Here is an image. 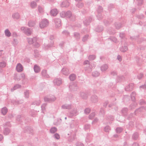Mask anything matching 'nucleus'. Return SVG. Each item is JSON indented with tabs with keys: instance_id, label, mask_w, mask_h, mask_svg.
<instances>
[{
	"instance_id": "1",
	"label": "nucleus",
	"mask_w": 146,
	"mask_h": 146,
	"mask_svg": "<svg viewBox=\"0 0 146 146\" xmlns=\"http://www.w3.org/2000/svg\"><path fill=\"white\" fill-rule=\"evenodd\" d=\"M27 41L28 43L30 44H33L36 47H38L39 46V44L37 42V39L35 37L33 38H27Z\"/></svg>"
},
{
	"instance_id": "2",
	"label": "nucleus",
	"mask_w": 146,
	"mask_h": 146,
	"mask_svg": "<svg viewBox=\"0 0 146 146\" xmlns=\"http://www.w3.org/2000/svg\"><path fill=\"white\" fill-rule=\"evenodd\" d=\"M21 30L23 33L27 36L30 35L32 32L31 29L26 27H22L21 28Z\"/></svg>"
},
{
	"instance_id": "3",
	"label": "nucleus",
	"mask_w": 146,
	"mask_h": 146,
	"mask_svg": "<svg viewBox=\"0 0 146 146\" xmlns=\"http://www.w3.org/2000/svg\"><path fill=\"white\" fill-rule=\"evenodd\" d=\"M49 24L48 21L45 19L42 20L39 23V27L41 29H43L47 27Z\"/></svg>"
},
{
	"instance_id": "4",
	"label": "nucleus",
	"mask_w": 146,
	"mask_h": 146,
	"mask_svg": "<svg viewBox=\"0 0 146 146\" xmlns=\"http://www.w3.org/2000/svg\"><path fill=\"white\" fill-rule=\"evenodd\" d=\"M103 9L102 7L100 6H99L97 9L98 14L97 17L98 20H101L102 18V17L101 13L103 11Z\"/></svg>"
},
{
	"instance_id": "5",
	"label": "nucleus",
	"mask_w": 146,
	"mask_h": 146,
	"mask_svg": "<svg viewBox=\"0 0 146 146\" xmlns=\"http://www.w3.org/2000/svg\"><path fill=\"white\" fill-rule=\"evenodd\" d=\"M56 99L54 96L52 95L51 96L45 97L44 98V100L46 102H52L54 101Z\"/></svg>"
},
{
	"instance_id": "6",
	"label": "nucleus",
	"mask_w": 146,
	"mask_h": 146,
	"mask_svg": "<svg viewBox=\"0 0 146 146\" xmlns=\"http://www.w3.org/2000/svg\"><path fill=\"white\" fill-rule=\"evenodd\" d=\"M69 88L71 91H75L78 88V87L76 84L74 83H71L70 84Z\"/></svg>"
},
{
	"instance_id": "7",
	"label": "nucleus",
	"mask_w": 146,
	"mask_h": 146,
	"mask_svg": "<svg viewBox=\"0 0 146 146\" xmlns=\"http://www.w3.org/2000/svg\"><path fill=\"white\" fill-rule=\"evenodd\" d=\"M84 64H89V66L88 67H85V70L87 71L88 72H91L92 71V66H91L89 63V61L88 60H85L84 63Z\"/></svg>"
},
{
	"instance_id": "8",
	"label": "nucleus",
	"mask_w": 146,
	"mask_h": 146,
	"mask_svg": "<svg viewBox=\"0 0 146 146\" xmlns=\"http://www.w3.org/2000/svg\"><path fill=\"white\" fill-rule=\"evenodd\" d=\"M54 22L56 28H58L61 26V20L60 19L55 18L54 19Z\"/></svg>"
},
{
	"instance_id": "9",
	"label": "nucleus",
	"mask_w": 146,
	"mask_h": 146,
	"mask_svg": "<svg viewBox=\"0 0 146 146\" xmlns=\"http://www.w3.org/2000/svg\"><path fill=\"white\" fill-rule=\"evenodd\" d=\"M16 69L17 72H21L23 70V67L21 64L18 63L16 66Z\"/></svg>"
},
{
	"instance_id": "10",
	"label": "nucleus",
	"mask_w": 146,
	"mask_h": 146,
	"mask_svg": "<svg viewBox=\"0 0 146 146\" xmlns=\"http://www.w3.org/2000/svg\"><path fill=\"white\" fill-rule=\"evenodd\" d=\"M55 85L59 86L62 84V80L60 78H56L53 81Z\"/></svg>"
},
{
	"instance_id": "11",
	"label": "nucleus",
	"mask_w": 146,
	"mask_h": 146,
	"mask_svg": "<svg viewBox=\"0 0 146 146\" xmlns=\"http://www.w3.org/2000/svg\"><path fill=\"white\" fill-rule=\"evenodd\" d=\"M134 87V84L132 83L129 84L125 88L126 91H129L132 90Z\"/></svg>"
},
{
	"instance_id": "12",
	"label": "nucleus",
	"mask_w": 146,
	"mask_h": 146,
	"mask_svg": "<svg viewBox=\"0 0 146 146\" xmlns=\"http://www.w3.org/2000/svg\"><path fill=\"white\" fill-rule=\"evenodd\" d=\"M61 72L63 74L66 76H67L69 74L68 69L66 68H64L62 69Z\"/></svg>"
},
{
	"instance_id": "13",
	"label": "nucleus",
	"mask_w": 146,
	"mask_h": 146,
	"mask_svg": "<svg viewBox=\"0 0 146 146\" xmlns=\"http://www.w3.org/2000/svg\"><path fill=\"white\" fill-rule=\"evenodd\" d=\"M89 95V94L86 92H82L80 94L81 97L84 99H86Z\"/></svg>"
},
{
	"instance_id": "14",
	"label": "nucleus",
	"mask_w": 146,
	"mask_h": 146,
	"mask_svg": "<svg viewBox=\"0 0 146 146\" xmlns=\"http://www.w3.org/2000/svg\"><path fill=\"white\" fill-rule=\"evenodd\" d=\"M91 101L94 103H96L98 102V97L97 96L94 95L91 97Z\"/></svg>"
},
{
	"instance_id": "15",
	"label": "nucleus",
	"mask_w": 146,
	"mask_h": 146,
	"mask_svg": "<svg viewBox=\"0 0 146 146\" xmlns=\"http://www.w3.org/2000/svg\"><path fill=\"white\" fill-rule=\"evenodd\" d=\"M58 13V12L56 9H53L51 10L50 11L51 15L54 16H56Z\"/></svg>"
},
{
	"instance_id": "16",
	"label": "nucleus",
	"mask_w": 146,
	"mask_h": 146,
	"mask_svg": "<svg viewBox=\"0 0 146 146\" xmlns=\"http://www.w3.org/2000/svg\"><path fill=\"white\" fill-rule=\"evenodd\" d=\"M69 5V3L67 1H63L61 4V6L62 7H67Z\"/></svg>"
},
{
	"instance_id": "17",
	"label": "nucleus",
	"mask_w": 146,
	"mask_h": 146,
	"mask_svg": "<svg viewBox=\"0 0 146 146\" xmlns=\"http://www.w3.org/2000/svg\"><path fill=\"white\" fill-rule=\"evenodd\" d=\"M62 108L64 109H70L71 108V104H65L62 106Z\"/></svg>"
},
{
	"instance_id": "18",
	"label": "nucleus",
	"mask_w": 146,
	"mask_h": 146,
	"mask_svg": "<svg viewBox=\"0 0 146 146\" xmlns=\"http://www.w3.org/2000/svg\"><path fill=\"white\" fill-rule=\"evenodd\" d=\"M20 15L19 13H15L13 14L12 17L13 18L15 19H18L20 18Z\"/></svg>"
},
{
	"instance_id": "19",
	"label": "nucleus",
	"mask_w": 146,
	"mask_h": 146,
	"mask_svg": "<svg viewBox=\"0 0 146 146\" xmlns=\"http://www.w3.org/2000/svg\"><path fill=\"white\" fill-rule=\"evenodd\" d=\"M34 69L35 72L36 73L39 72L40 70V67L36 64L34 66Z\"/></svg>"
},
{
	"instance_id": "20",
	"label": "nucleus",
	"mask_w": 146,
	"mask_h": 146,
	"mask_svg": "<svg viewBox=\"0 0 146 146\" xmlns=\"http://www.w3.org/2000/svg\"><path fill=\"white\" fill-rule=\"evenodd\" d=\"M46 72V70H43L42 72V74L43 76L48 78L49 76V75L47 74Z\"/></svg>"
},
{
	"instance_id": "21",
	"label": "nucleus",
	"mask_w": 146,
	"mask_h": 146,
	"mask_svg": "<svg viewBox=\"0 0 146 146\" xmlns=\"http://www.w3.org/2000/svg\"><path fill=\"white\" fill-rule=\"evenodd\" d=\"M92 20V19L90 17H89L87 19H86L84 22V24L86 25H88Z\"/></svg>"
},
{
	"instance_id": "22",
	"label": "nucleus",
	"mask_w": 146,
	"mask_h": 146,
	"mask_svg": "<svg viewBox=\"0 0 146 146\" xmlns=\"http://www.w3.org/2000/svg\"><path fill=\"white\" fill-rule=\"evenodd\" d=\"M108 68V66L106 64L103 65L101 67V69L102 72L106 70Z\"/></svg>"
},
{
	"instance_id": "23",
	"label": "nucleus",
	"mask_w": 146,
	"mask_h": 146,
	"mask_svg": "<svg viewBox=\"0 0 146 146\" xmlns=\"http://www.w3.org/2000/svg\"><path fill=\"white\" fill-rule=\"evenodd\" d=\"M7 64V62L5 61H3L0 62V68H5Z\"/></svg>"
},
{
	"instance_id": "24",
	"label": "nucleus",
	"mask_w": 146,
	"mask_h": 146,
	"mask_svg": "<svg viewBox=\"0 0 146 146\" xmlns=\"http://www.w3.org/2000/svg\"><path fill=\"white\" fill-rule=\"evenodd\" d=\"M4 32L5 35L6 36L8 37H9L11 36V33H10V31L8 29H6L5 31Z\"/></svg>"
},
{
	"instance_id": "25",
	"label": "nucleus",
	"mask_w": 146,
	"mask_h": 146,
	"mask_svg": "<svg viewBox=\"0 0 146 146\" xmlns=\"http://www.w3.org/2000/svg\"><path fill=\"white\" fill-rule=\"evenodd\" d=\"M7 112V109L6 107H4L1 109V112L3 115H5Z\"/></svg>"
},
{
	"instance_id": "26",
	"label": "nucleus",
	"mask_w": 146,
	"mask_h": 146,
	"mask_svg": "<svg viewBox=\"0 0 146 146\" xmlns=\"http://www.w3.org/2000/svg\"><path fill=\"white\" fill-rule=\"evenodd\" d=\"M57 129L56 127H53L51 128L50 129V131L51 133L53 134L56 132L57 131Z\"/></svg>"
},
{
	"instance_id": "27",
	"label": "nucleus",
	"mask_w": 146,
	"mask_h": 146,
	"mask_svg": "<svg viewBox=\"0 0 146 146\" xmlns=\"http://www.w3.org/2000/svg\"><path fill=\"white\" fill-rule=\"evenodd\" d=\"M76 77V75L74 74H72L69 76V79L71 81H74L75 80Z\"/></svg>"
},
{
	"instance_id": "28",
	"label": "nucleus",
	"mask_w": 146,
	"mask_h": 146,
	"mask_svg": "<svg viewBox=\"0 0 146 146\" xmlns=\"http://www.w3.org/2000/svg\"><path fill=\"white\" fill-rule=\"evenodd\" d=\"M21 87V85L19 84H16L14 86L13 88L11 89V91H13L14 90Z\"/></svg>"
},
{
	"instance_id": "29",
	"label": "nucleus",
	"mask_w": 146,
	"mask_h": 146,
	"mask_svg": "<svg viewBox=\"0 0 146 146\" xmlns=\"http://www.w3.org/2000/svg\"><path fill=\"white\" fill-rule=\"evenodd\" d=\"M54 44V41L53 40H49V43L47 44V45L46 46L45 48H47V46H53Z\"/></svg>"
},
{
	"instance_id": "30",
	"label": "nucleus",
	"mask_w": 146,
	"mask_h": 146,
	"mask_svg": "<svg viewBox=\"0 0 146 146\" xmlns=\"http://www.w3.org/2000/svg\"><path fill=\"white\" fill-rule=\"evenodd\" d=\"M138 137V134L137 133H133L132 136L133 139L136 140L137 139Z\"/></svg>"
},
{
	"instance_id": "31",
	"label": "nucleus",
	"mask_w": 146,
	"mask_h": 146,
	"mask_svg": "<svg viewBox=\"0 0 146 146\" xmlns=\"http://www.w3.org/2000/svg\"><path fill=\"white\" fill-rule=\"evenodd\" d=\"M127 47L126 46H123L120 48L121 51L123 52H126L127 50Z\"/></svg>"
},
{
	"instance_id": "32",
	"label": "nucleus",
	"mask_w": 146,
	"mask_h": 146,
	"mask_svg": "<svg viewBox=\"0 0 146 146\" xmlns=\"http://www.w3.org/2000/svg\"><path fill=\"white\" fill-rule=\"evenodd\" d=\"M100 73L97 71H95L92 73V75L94 77H97L99 76Z\"/></svg>"
},
{
	"instance_id": "33",
	"label": "nucleus",
	"mask_w": 146,
	"mask_h": 146,
	"mask_svg": "<svg viewBox=\"0 0 146 146\" xmlns=\"http://www.w3.org/2000/svg\"><path fill=\"white\" fill-rule=\"evenodd\" d=\"M66 17L70 18L72 16V13L70 11H68L66 12Z\"/></svg>"
},
{
	"instance_id": "34",
	"label": "nucleus",
	"mask_w": 146,
	"mask_h": 146,
	"mask_svg": "<svg viewBox=\"0 0 146 146\" xmlns=\"http://www.w3.org/2000/svg\"><path fill=\"white\" fill-rule=\"evenodd\" d=\"M36 5V3L34 1H32L31 3V6L32 8H35Z\"/></svg>"
},
{
	"instance_id": "35",
	"label": "nucleus",
	"mask_w": 146,
	"mask_h": 146,
	"mask_svg": "<svg viewBox=\"0 0 146 146\" xmlns=\"http://www.w3.org/2000/svg\"><path fill=\"white\" fill-rule=\"evenodd\" d=\"M10 132V130L8 128H5L3 131V133L5 135H7Z\"/></svg>"
},
{
	"instance_id": "36",
	"label": "nucleus",
	"mask_w": 146,
	"mask_h": 146,
	"mask_svg": "<svg viewBox=\"0 0 146 146\" xmlns=\"http://www.w3.org/2000/svg\"><path fill=\"white\" fill-rule=\"evenodd\" d=\"M35 22L33 21H29L28 23V25L29 27H32L35 25Z\"/></svg>"
},
{
	"instance_id": "37",
	"label": "nucleus",
	"mask_w": 146,
	"mask_h": 146,
	"mask_svg": "<svg viewBox=\"0 0 146 146\" xmlns=\"http://www.w3.org/2000/svg\"><path fill=\"white\" fill-rule=\"evenodd\" d=\"M74 36L76 39H78L80 38V34L78 33H74Z\"/></svg>"
},
{
	"instance_id": "38",
	"label": "nucleus",
	"mask_w": 146,
	"mask_h": 146,
	"mask_svg": "<svg viewBox=\"0 0 146 146\" xmlns=\"http://www.w3.org/2000/svg\"><path fill=\"white\" fill-rule=\"evenodd\" d=\"M123 130V129L121 127H118L116 128V131L117 133H120Z\"/></svg>"
},
{
	"instance_id": "39",
	"label": "nucleus",
	"mask_w": 146,
	"mask_h": 146,
	"mask_svg": "<svg viewBox=\"0 0 146 146\" xmlns=\"http://www.w3.org/2000/svg\"><path fill=\"white\" fill-rule=\"evenodd\" d=\"M103 30V28L102 26L98 27L96 29V31L98 32H100L102 31Z\"/></svg>"
},
{
	"instance_id": "40",
	"label": "nucleus",
	"mask_w": 146,
	"mask_h": 146,
	"mask_svg": "<svg viewBox=\"0 0 146 146\" xmlns=\"http://www.w3.org/2000/svg\"><path fill=\"white\" fill-rule=\"evenodd\" d=\"M136 95V94L135 92H132L131 94V98L132 101L135 100V97Z\"/></svg>"
},
{
	"instance_id": "41",
	"label": "nucleus",
	"mask_w": 146,
	"mask_h": 146,
	"mask_svg": "<svg viewBox=\"0 0 146 146\" xmlns=\"http://www.w3.org/2000/svg\"><path fill=\"white\" fill-rule=\"evenodd\" d=\"M54 137L57 140L60 139V137L58 133H56L53 135Z\"/></svg>"
},
{
	"instance_id": "42",
	"label": "nucleus",
	"mask_w": 146,
	"mask_h": 146,
	"mask_svg": "<svg viewBox=\"0 0 146 146\" xmlns=\"http://www.w3.org/2000/svg\"><path fill=\"white\" fill-rule=\"evenodd\" d=\"M116 28L119 29L121 27V24L120 23H116L115 25Z\"/></svg>"
},
{
	"instance_id": "43",
	"label": "nucleus",
	"mask_w": 146,
	"mask_h": 146,
	"mask_svg": "<svg viewBox=\"0 0 146 146\" xmlns=\"http://www.w3.org/2000/svg\"><path fill=\"white\" fill-rule=\"evenodd\" d=\"M66 12L62 11L60 13V16L64 18L66 17Z\"/></svg>"
},
{
	"instance_id": "44",
	"label": "nucleus",
	"mask_w": 146,
	"mask_h": 146,
	"mask_svg": "<svg viewBox=\"0 0 146 146\" xmlns=\"http://www.w3.org/2000/svg\"><path fill=\"white\" fill-rule=\"evenodd\" d=\"M136 3L138 5H141L143 4V0H137Z\"/></svg>"
},
{
	"instance_id": "45",
	"label": "nucleus",
	"mask_w": 146,
	"mask_h": 146,
	"mask_svg": "<svg viewBox=\"0 0 146 146\" xmlns=\"http://www.w3.org/2000/svg\"><path fill=\"white\" fill-rule=\"evenodd\" d=\"M96 58V56L94 55H91L89 56L88 59L90 60H94Z\"/></svg>"
},
{
	"instance_id": "46",
	"label": "nucleus",
	"mask_w": 146,
	"mask_h": 146,
	"mask_svg": "<svg viewBox=\"0 0 146 146\" xmlns=\"http://www.w3.org/2000/svg\"><path fill=\"white\" fill-rule=\"evenodd\" d=\"M95 113L94 112L91 113L89 116V118L90 119H92L95 116Z\"/></svg>"
},
{
	"instance_id": "47",
	"label": "nucleus",
	"mask_w": 146,
	"mask_h": 146,
	"mask_svg": "<svg viewBox=\"0 0 146 146\" xmlns=\"http://www.w3.org/2000/svg\"><path fill=\"white\" fill-rule=\"evenodd\" d=\"M110 130V128L109 126H107L104 128V131L106 132H108Z\"/></svg>"
},
{
	"instance_id": "48",
	"label": "nucleus",
	"mask_w": 146,
	"mask_h": 146,
	"mask_svg": "<svg viewBox=\"0 0 146 146\" xmlns=\"http://www.w3.org/2000/svg\"><path fill=\"white\" fill-rule=\"evenodd\" d=\"M41 103V101L40 100H38L37 101H36L34 102L33 103V104L34 105H36L37 106L39 105Z\"/></svg>"
},
{
	"instance_id": "49",
	"label": "nucleus",
	"mask_w": 146,
	"mask_h": 146,
	"mask_svg": "<svg viewBox=\"0 0 146 146\" xmlns=\"http://www.w3.org/2000/svg\"><path fill=\"white\" fill-rule=\"evenodd\" d=\"M62 33L63 35H65L66 36H68L69 35V33L66 30L64 31H62Z\"/></svg>"
},
{
	"instance_id": "50",
	"label": "nucleus",
	"mask_w": 146,
	"mask_h": 146,
	"mask_svg": "<svg viewBox=\"0 0 146 146\" xmlns=\"http://www.w3.org/2000/svg\"><path fill=\"white\" fill-rule=\"evenodd\" d=\"M18 43V42L17 39L15 38L13 39V43L14 46L17 44Z\"/></svg>"
},
{
	"instance_id": "51",
	"label": "nucleus",
	"mask_w": 146,
	"mask_h": 146,
	"mask_svg": "<svg viewBox=\"0 0 146 146\" xmlns=\"http://www.w3.org/2000/svg\"><path fill=\"white\" fill-rule=\"evenodd\" d=\"M25 97L26 98H28L29 97V91L27 90L24 92Z\"/></svg>"
},
{
	"instance_id": "52",
	"label": "nucleus",
	"mask_w": 146,
	"mask_h": 146,
	"mask_svg": "<svg viewBox=\"0 0 146 146\" xmlns=\"http://www.w3.org/2000/svg\"><path fill=\"white\" fill-rule=\"evenodd\" d=\"M89 36L88 35H86L84 36L83 38L82 41L84 42L86 41L88 39Z\"/></svg>"
},
{
	"instance_id": "53",
	"label": "nucleus",
	"mask_w": 146,
	"mask_h": 146,
	"mask_svg": "<svg viewBox=\"0 0 146 146\" xmlns=\"http://www.w3.org/2000/svg\"><path fill=\"white\" fill-rule=\"evenodd\" d=\"M90 109L89 108H86L84 110V113L86 114H89L90 112Z\"/></svg>"
},
{
	"instance_id": "54",
	"label": "nucleus",
	"mask_w": 146,
	"mask_h": 146,
	"mask_svg": "<svg viewBox=\"0 0 146 146\" xmlns=\"http://www.w3.org/2000/svg\"><path fill=\"white\" fill-rule=\"evenodd\" d=\"M46 106V104H42L41 106V108L42 111L44 112V111L45 110V107Z\"/></svg>"
},
{
	"instance_id": "55",
	"label": "nucleus",
	"mask_w": 146,
	"mask_h": 146,
	"mask_svg": "<svg viewBox=\"0 0 146 146\" xmlns=\"http://www.w3.org/2000/svg\"><path fill=\"white\" fill-rule=\"evenodd\" d=\"M76 6L79 8H81L83 6V4L82 3H79Z\"/></svg>"
},
{
	"instance_id": "56",
	"label": "nucleus",
	"mask_w": 146,
	"mask_h": 146,
	"mask_svg": "<svg viewBox=\"0 0 146 146\" xmlns=\"http://www.w3.org/2000/svg\"><path fill=\"white\" fill-rule=\"evenodd\" d=\"M143 110H146V107L145 108H144L143 107H141L139 108L138 110H137V111H138L140 112L142 111Z\"/></svg>"
},
{
	"instance_id": "57",
	"label": "nucleus",
	"mask_w": 146,
	"mask_h": 146,
	"mask_svg": "<svg viewBox=\"0 0 146 146\" xmlns=\"http://www.w3.org/2000/svg\"><path fill=\"white\" fill-rule=\"evenodd\" d=\"M38 11L40 13H42L43 12V9L41 7L38 6Z\"/></svg>"
},
{
	"instance_id": "58",
	"label": "nucleus",
	"mask_w": 146,
	"mask_h": 146,
	"mask_svg": "<svg viewBox=\"0 0 146 146\" xmlns=\"http://www.w3.org/2000/svg\"><path fill=\"white\" fill-rule=\"evenodd\" d=\"M143 76V74L142 73H141L138 76V78L139 79H140L142 78Z\"/></svg>"
},
{
	"instance_id": "59",
	"label": "nucleus",
	"mask_w": 146,
	"mask_h": 146,
	"mask_svg": "<svg viewBox=\"0 0 146 146\" xmlns=\"http://www.w3.org/2000/svg\"><path fill=\"white\" fill-rule=\"evenodd\" d=\"M35 56L36 57H37L39 56L38 53L39 52H38L37 51H35Z\"/></svg>"
},
{
	"instance_id": "60",
	"label": "nucleus",
	"mask_w": 146,
	"mask_h": 146,
	"mask_svg": "<svg viewBox=\"0 0 146 146\" xmlns=\"http://www.w3.org/2000/svg\"><path fill=\"white\" fill-rule=\"evenodd\" d=\"M76 145L77 146H84V145L80 142L78 143Z\"/></svg>"
},
{
	"instance_id": "61",
	"label": "nucleus",
	"mask_w": 146,
	"mask_h": 146,
	"mask_svg": "<svg viewBox=\"0 0 146 146\" xmlns=\"http://www.w3.org/2000/svg\"><path fill=\"white\" fill-rule=\"evenodd\" d=\"M117 58L119 60V61H121L122 60L121 57L120 55H118L117 56Z\"/></svg>"
},
{
	"instance_id": "62",
	"label": "nucleus",
	"mask_w": 146,
	"mask_h": 146,
	"mask_svg": "<svg viewBox=\"0 0 146 146\" xmlns=\"http://www.w3.org/2000/svg\"><path fill=\"white\" fill-rule=\"evenodd\" d=\"M125 36L124 34L123 33H120V34L119 36L121 38H123Z\"/></svg>"
},
{
	"instance_id": "63",
	"label": "nucleus",
	"mask_w": 146,
	"mask_h": 146,
	"mask_svg": "<svg viewBox=\"0 0 146 146\" xmlns=\"http://www.w3.org/2000/svg\"><path fill=\"white\" fill-rule=\"evenodd\" d=\"M21 77L23 79H24L25 77V75L23 74H21Z\"/></svg>"
},
{
	"instance_id": "64",
	"label": "nucleus",
	"mask_w": 146,
	"mask_h": 146,
	"mask_svg": "<svg viewBox=\"0 0 146 146\" xmlns=\"http://www.w3.org/2000/svg\"><path fill=\"white\" fill-rule=\"evenodd\" d=\"M140 88L145 89L146 88V84H144L140 86Z\"/></svg>"
}]
</instances>
